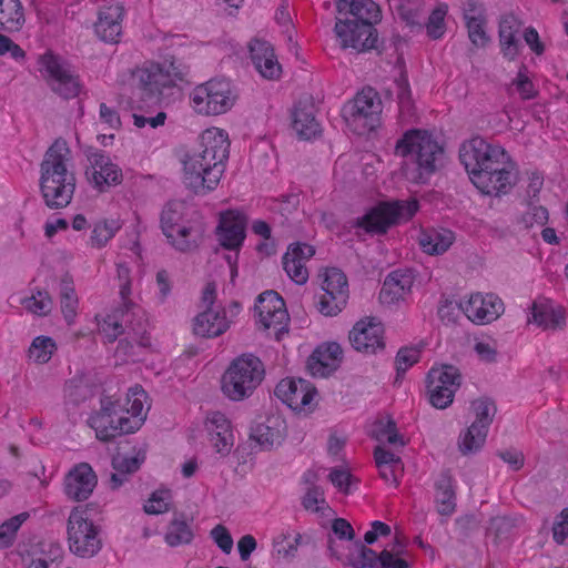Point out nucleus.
Wrapping results in <instances>:
<instances>
[{"mask_svg":"<svg viewBox=\"0 0 568 568\" xmlns=\"http://www.w3.org/2000/svg\"><path fill=\"white\" fill-rule=\"evenodd\" d=\"M230 144L224 130L213 128L201 134L197 149L182 160L186 189L195 195H206L216 189L225 171Z\"/></svg>","mask_w":568,"mask_h":568,"instance_id":"1","label":"nucleus"},{"mask_svg":"<svg viewBox=\"0 0 568 568\" xmlns=\"http://www.w3.org/2000/svg\"><path fill=\"white\" fill-rule=\"evenodd\" d=\"M70 153L67 141L59 138L45 151L40 163V192L50 210L67 207L72 201L77 179L68 169Z\"/></svg>","mask_w":568,"mask_h":568,"instance_id":"2","label":"nucleus"},{"mask_svg":"<svg viewBox=\"0 0 568 568\" xmlns=\"http://www.w3.org/2000/svg\"><path fill=\"white\" fill-rule=\"evenodd\" d=\"M394 154L414 164V180L424 183L438 170L444 148L427 130L409 129L396 141Z\"/></svg>","mask_w":568,"mask_h":568,"instance_id":"3","label":"nucleus"},{"mask_svg":"<svg viewBox=\"0 0 568 568\" xmlns=\"http://www.w3.org/2000/svg\"><path fill=\"white\" fill-rule=\"evenodd\" d=\"M190 67L174 55L166 57L161 63H152L138 71L139 97L145 105L161 103L166 91L178 87L179 82H189Z\"/></svg>","mask_w":568,"mask_h":568,"instance_id":"4","label":"nucleus"},{"mask_svg":"<svg viewBox=\"0 0 568 568\" xmlns=\"http://www.w3.org/2000/svg\"><path fill=\"white\" fill-rule=\"evenodd\" d=\"M265 376L263 362L252 353L234 358L222 376V390L231 400L248 398Z\"/></svg>","mask_w":568,"mask_h":568,"instance_id":"5","label":"nucleus"},{"mask_svg":"<svg viewBox=\"0 0 568 568\" xmlns=\"http://www.w3.org/2000/svg\"><path fill=\"white\" fill-rule=\"evenodd\" d=\"M100 404V410L94 412L88 419L99 440L111 442L118 436L134 433L142 426V419H132L125 415L120 400L105 396L101 398Z\"/></svg>","mask_w":568,"mask_h":568,"instance_id":"6","label":"nucleus"},{"mask_svg":"<svg viewBox=\"0 0 568 568\" xmlns=\"http://www.w3.org/2000/svg\"><path fill=\"white\" fill-rule=\"evenodd\" d=\"M190 99L197 114L219 115L232 109L237 100V93L229 80L211 79L196 85Z\"/></svg>","mask_w":568,"mask_h":568,"instance_id":"7","label":"nucleus"},{"mask_svg":"<svg viewBox=\"0 0 568 568\" xmlns=\"http://www.w3.org/2000/svg\"><path fill=\"white\" fill-rule=\"evenodd\" d=\"M68 540L71 552L82 558L95 556L102 542L99 538L98 527L89 518L88 506L74 507L68 518Z\"/></svg>","mask_w":568,"mask_h":568,"instance_id":"8","label":"nucleus"},{"mask_svg":"<svg viewBox=\"0 0 568 568\" xmlns=\"http://www.w3.org/2000/svg\"><path fill=\"white\" fill-rule=\"evenodd\" d=\"M459 160L471 179L473 172L494 166L499 168V165L508 163L511 158L501 145L489 143L477 135L460 145Z\"/></svg>","mask_w":568,"mask_h":568,"instance_id":"9","label":"nucleus"},{"mask_svg":"<svg viewBox=\"0 0 568 568\" xmlns=\"http://www.w3.org/2000/svg\"><path fill=\"white\" fill-rule=\"evenodd\" d=\"M40 71L51 90L69 100L79 95L82 84L79 75L63 58L48 51L39 58Z\"/></svg>","mask_w":568,"mask_h":568,"instance_id":"10","label":"nucleus"},{"mask_svg":"<svg viewBox=\"0 0 568 568\" xmlns=\"http://www.w3.org/2000/svg\"><path fill=\"white\" fill-rule=\"evenodd\" d=\"M470 407L475 414V420L458 437V449L465 456L476 454L481 449L489 426L497 413L496 404L489 397L473 400Z\"/></svg>","mask_w":568,"mask_h":568,"instance_id":"11","label":"nucleus"},{"mask_svg":"<svg viewBox=\"0 0 568 568\" xmlns=\"http://www.w3.org/2000/svg\"><path fill=\"white\" fill-rule=\"evenodd\" d=\"M404 210L405 206L399 202L381 203L363 216L348 221L347 226L355 230V235L359 240H364L366 235H384L399 222Z\"/></svg>","mask_w":568,"mask_h":568,"instance_id":"12","label":"nucleus"},{"mask_svg":"<svg viewBox=\"0 0 568 568\" xmlns=\"http://www.w3.org/2000/svg\"><path fill=\"white\" fill-rule=\"evenodd\" d=\"M460 384L462 375L456 366L444 364L440 367L430 368L426 376V389L430 405L437 409L450 406Z\"/></svg>","mask_w":568,"mask_h":568,"instance_id":"13","label":"nucleus"},{"mask_svg":"<svg viewBox=\"0 0 568 568\" xmlns=\"http://www.w3.org/2000/svg\"><path fill=\"white\" fill-rule=\"evenodd\" d=\"M84 154L89 162L85 169V176L93 189L104 193L112 186L122 183L123 173L121 168L113 163L104 151L89 146Z\"/></svg>","mask_w":568,"mask_h":568,"instance_id":"14","label":"nucleus"},{"mask_svg":"<svg viewBox=\"0 0 568 568\" xmlns=\"http://www.w3.org/2000/svg\"><path fill=\"white\" fill-rule=\"evenodd\" d=\"M323 294L318 296L317 310L325 316H336L348 301V282L346 275L336 267L326 268L321 275Z\"/></svg>","mask_w":568,"mask_h":568,"instance_id":"15","label":"nucleus"},{"mask_svg":"<svg viewBox=\"0 0 568 568\" xmlns=\"http://www.w3.org/2000/svg\"><path fill=\"white\" fill-rule=\"evenodd\" d=\"M470 181L480 193L500 197L508 194L517 183L516 163L510 160L499 168L478 170L473 172Z\"/></svg>","mask_w":568,"mask_h":568,"instance_id":"16","label":"nucleus"},{"mask_svg":"<svg viewBox=\"0 0 568 568\" xmlns=\"http://www.w3.org/2000/svg\"><path fill=\"white\" fill-rule=\"evenodd\" d=\"M334 31L343 49L353 48L357 52H364L377 48V30L371 23L337 19Z\"/></svg>","mask_w":568,"mask_h":568,"instance_id":"17","label":"nucleus"},{"mask_svg":"<svg viewBox=\"0 0 568 568\" xmlns=\"http://www.w3.org/2000/svg\"><path fill=\"white\" fill-rule=\"evenodd\" d=\"M274 395L292 410L303 412L313 409L317 390L303 378H284L276 385Z\"/></svg>","mask_w":568,"mask_h":568,"instance_id":"18","label":"nucleus"},{"mask_svg":"<svg viewBox=\"0 0 568 568\" xmlns=\"http://www.w3.org/2000/svg\"><path fill=\"white\" fill-rule=\"evenodd\" d=\"M353 550L346 556L344 566L353 568H409V564L402 558H395L393 552L384 549L377 554L359 540L353 542Z\"/></svg>","mask_w":568,"mask_h":568,"instance_id":"19","label":"nucleus"},{"mask_svg":"<svg viewBox=\"0 0 568 568\" xmlns=\"http://www.w3.org/2000/svg\"><path fill=\"white\" fill-rule=\"evenodd\" d=\"M384 327L375 317L358 321L349 332L348 339L357 352L374 354L385 347Z\"/></svg>","mask_w":568,"mask_h":568,"instance_id":"20","label":"nucleus"},{"mask_svg":"<svg viewBox=\"0 0 568 568\" xmlns=\"http://www.w3.org/2000/svg\"><path fill=\"white\" fill-rule=\"evenodd\" d=\"M287 435L285 418L281 414H270L251 427L250 438L263 450L280 446Z\"/></svg>","mask_w":568,"mask_h":568,"instance_id":"21","label":"nucleus"},{"mask_svg":"<svg viewBox=\"0 0 568 568\" xmlns=\"http://www.w3.org/2000/svg\"><path fill=\"white\" fill-rule=\"evenodd\" d=\"M245 230L246 217L244 214L232 210L221 213L216 235L224 248L239 251L246 236Z\"/></svg>","mask_w":568,"mask_h":568,"instance_id":"22","label":"nucleus"},{"mask_svg":"<svg viewBox=\"0 0 568 568\" xmlns=\"http://www.w3.org/2000/svg\"><path fill=\"white\" fill-rule=\"evenodd\" d=\"M343 112L345 116H351L354 120H366L369 128L365 129L373 130L382 112V101L377 91L368 87L358 92L354 100L344 106Z\"/></svg>","mask_w":568,"mask_h":568,"instance_id":"23","label":"nucleus"},{"mask_svg":"<svg viewBox=\"0 0 568 568\" xmlns=\"http://www.w3.org/2000/svg\"><path fill=\"white\" fill-rule=\"evenodd\" d=\"M98 484V477L88 463H80L69 470L64 478V494L68 498L87 500Z\"/></svg>","mask_w":568,"mask_h":568,"instance_id":"24","label":"nucleus"},{"mask_svg":"<svg viewBox=\"0 0 568 568\" xmlns=\"http://www.w3.org/2000/svg\"><path fill=\"white\" fill-rule=\"evenodd\" d=\"M124 7L120 2H110L101 6L98 20L94 23L97 37L106 43H118L122 33V19Z\"/></svg>","mask_w":568,"mask_h":568,"instance_id":"25","label":"nucleus"},{"mask_svg":"<svg viewBox=\"0 0 568 568\" xmlns=\"http://www.w3.org/2000/svg\"><path fill=\"white\" fill-rule=\"evenodd\" d=\"M343 359V349L336 342L317 346L307 358V369L312 376L327 377L334 373Z\"/></svg>","mask_w":568,"mask_h":568,"instance_id":"26","label":"nucleus"},{"mask_svg":"<svg viewBox=\"0 0 568 568\" xmlns=\"http://www.w3.org/2000/svg\"><path fill=\"white\" fill-rule=\"evenodd\" d=\"M505 311L503 301L495 294H475L464 306L466 316L477 324L490 323Z\"/></svg>","mask_w":568,"mask_h":568,"instance_id":"27","label":"nucleus"},{"mask_svg":"<svg viewBox=\"0 0 568 568\" xmlns=\"http://www.w3.org/2000/svg\"><path fill=\"white\" fill-rule=\"evenodd\" d=\"M415 276L409 270H395L384 280L379 291V302L384 305H394L410 294Z\"/></svg>","mask_w":568,"mask_h":568,"instance_id":"28","label":"nucleus"},{"mask_svg":"<svg viewBox=\"0 0 568 568\" xmlns=\"http://www.w3.org/2000/svg\"><path fill=\"white\" fill-rule=\"evenodd\" d=\"M205 427L215 453L227 456L234 445L231 422L221 412H213L206 417Z\"/></svg>","mask_w":568,"mask_h":568,"instance_id":"29","label":"nucleus"},{"mask_svg":"<svg viewBox=\"0 0 568 568\" xmlns=\"http://www.w3.org/2000/svg\"><path fill=\"white\" fill-rule=\"evenodd\" d=\"M248 49L251 60L263 78L275 80L280 77L282 68L271 43L262 40H252Z\"/></svg>","mask_w":568,"mask_h":568,"instance_id":"30","label":"nucleus"},{"mask_svg":"<svg viewBox=\"0 0 568 568\" xmlns=\"http://www.w3.org/2000/svg\"><path fill=\"white\" fill-rule=\"evenodd\" d=\"M528 323H534L542 329H561L566 325V318L561 310L555 308L551 301L538 298L532 302Z\"/></svg>","mask_w":568,"mask_h":568,"instance_id":"31","label":"nucleus"},{"mask_svg":"<svg viewBox=\"0 0 568 568\" xmlns=\"http://www.w3.org/2000/svg\"><path fill=\"white\" fill-rule=\"evenodd\" d=\"M521 28V21L513 13L505 14L499 20L498 38L503 57L514 61L519 54L520 40L517 37Z\"/></svg>","mask_w":568,"mask_h":568,"instance_id":"32","label":"nucleus"},{"mask_svg":"<svg viewBox=\"0 0 568 568\" xmlns=\"http://www.w3.org/2000/svg\"><path fill=\"white\" fill-rule=\"evenodd\" d=\"M230 321L225 316V310H204L194 318V334L205 338H214L224 334L230 328Z\"/></svg>","mask_w":568,"mask_h":568,"instance_id":"33","label":"nucleus"},{"mask_svg":"<svg viewBox=\"0 0 568 568\" xmlns=\"http://www.w3.org/2000/svg\"><path fill=\"white\" fill-rule=\"evenodd\" d=\"M455 239V233L449 229L427 227L419 232L418 244L424 253L435 256L447 252Z\"/></svg>","mask_w":568,"mask_h":568,"instance_id":"34","label":"nucleus"},{"mask_svg":"<svg viewBox=\"0 0 568 568\" xmlns=\"http://www.w3.org/2000/svg\"><path fill=\"white\" fill-rule=\"evenodd\" d=\"M205 232L204 224L201 221L192 223H181L174 227L172 237H166L169 243L179 252L186 253L199 247Z\"/></svg>","mask_w":568,"mask_h":568,"instance_id":"35","label":"nucleus"},{"mask_svg":"<svg viewBox=\"0 0 568 568\" xmlns=\"http://www.w3.org/2000/svg\"><path fill=\"white\" fill-rule=\"evenodd\" d=\"M435 504L439 515L449 517L456 510V490L449 469H444L434 484Z\"/></svg>","mask_w":568,"mask_h":568,"instance_id":"36","label":"nucleus"},{"mask_svg":"<svg viewBox=\"0 0 568 568\" xmlns=\"http://www.w3.org/2000/svg\"><path fill=\"white\" fill-rule=\"evenodd\" d=\"M292 128L302 140H311L321 133L313 104L302 101L295 104L292 113Z\"/></svg>","mask_w":568,"mask_h":568,"instance_id":"37","label":"nucleus"},{"mask_svg":"<svg viewBox=\"0 0 568 568\" xmlns=\"http://www.w3.org/2000/svg\"><path fill=\"white\" fill-rule=\"evenodd\" d=\"M95 393V385L84 375H77L69 379L64 386V405L69 410L79 407L91 399Z\"/></svg>","mask_w":568,"mask_h":568,"instance_id":"38","label":"nucleus"},{"mask_svg":"<svg viewBox=\"0 0 568 568\" xmlns=\"http://www.w3.org/2000/svg\"><path fill=\"white\" fill-rule=\"evenodd\" d=\"M145 460V453L139 452L135 456H124L116 454L112 458V467L114 473L110 477V486L112 489L120 488L126 480L128 476L138 471Z\"/></svg>","mask_w":568,"mask_h":568,"instance_id":"39","label":"nucleus"},{"mask_svg":"<svg viewBox=\"0 0 568 568\" xmlns=\"http://www.w3.org/2000/svg\"><path fill=\"white\" fill-rule=\"evenodd\" d=\"M332 534L327 535V552L332 558L342 561L343 564L346 561L343 555L337 549L336 539L347 540V541H356L355 539V530L348 520L344 518H335L332 521Z\"/></svg>","mask_w":568,"mask_h":568,"instance_id":"40","label":"nucleus"},{"mask_svg":"<svg viewBox=\"0 0 568 568\" xmlns=\"http://www.w3.org/2000/svg\"><path fill=\"white\" fill-rule=\"evenodd\" d=\"M24 23V12L20 0H0V29L19 31Z\"/></svg>","mask_w":568,"mask_h":568,"instance_id":"41","label":"nucleus"},{"mask_svg":"<svg viewBox=\"0 0 568 568\" xmlns=\"http://www.w3.org/2000/svg\"><path fill=\"white\" fill-rule=\"evenodd\" d=\"M60 303L63 317L71 325L77 316L78 297L73 281L68 274L60 282Z\"/></svg>","mask_w":568,"mask_h":568,"instance_id":"42","label":"nucleus"},{"mask_svg":"<svg viewBox=\"0 0 568 568\" xmlns=\"http://www.w3.org/2000/svg\"><path fill=\"white\" fill-rule=\"evenodd\" d=\"M194 538V534L190 525L184 518L183 514L172 519L168 526L165 532V541L171 547H178L180 545H187Z\"/></svg>","mask_w":568,"mask_h":568,"instance_id":"43","label":"nucleus"},{"mask_svg":"<svg viewBox=\"0 0 568 568\" xmlns=\"http://www.w3.org/2000/svg\"><path fill=\"white\" fill-rule=\"evenodd\" d=\"M425 343L420 342L413 346H403L398 349L395 357L396 377L394 383L399 384L409 367L416 364L420 358V353Z\"/></svg>","mask_w":568,"mask_h":568,"instance_id":"44","label":"nucleus"},{"mask_svg":"<svg viewBox=\"0 0 568 568\" xmlns=\"http://www.w3.org/2000/svg\"><path fill=\"white\" fill-rule=\"evenodd\" d=\"M185 205L179 201H170L166 203L161 213V229L166 237H172L174 227L180 225L183 220Z\"/></svg>","mask_w":568,"mask_h":568,"instance_id":"45","label":"nucleus"},{"mask_svg":"<svg viewBox=\"0 0 568 568\" xmlns=\"http://www.w3.org/2000/svg\"><path fill=\"white\" fill-rule=\"evenodd\" d=\"M352 21L366 22L374 26L381 21L379 7L373 0H352Z\"/></svg>","mask_w":568,"mask_h":568,"instance_id":"46","label":"nucleus"},{"mask_svg":"<svg viewBox=\"0 0 568 568\" xmlns=\"http://www.w3.org/2000/svg\"><path fill=\"white\" fill-rule=\"evenodd\" d=\"M120 229V221L114 219L95 223L90 236L91 245L97 248L105 246Z\"/></svg>","mask_w":568,"mask_h":568,"instance_id":"47","label":"nucleus"},{"mask_svg":"<svg viewBox=\"0 0 568 568\" xmlns=\"http://www.w3.org/2000/svg\"><path fill=\"white\" fill-rule=\"evenodd\" d=\"M29 518V513H20L0 525V549L9 548L13 545L17 532L22 524Z\"/></svg>","mask_w":568,"mask_h":568,"instance_id":"48","label":"nucleus"},{"mask_svg":"<svg viewBox=\"0 0 568 568\" xmlns=\"http://www.w3.org/2000/svg\"><path fill=\"white\" fill-rule=\"evenodd\" d=\"M57 345L49 336H37L29 347V357L36 363L44 364L51 359Z\"/></svg>","mask_w":568,"mask_h":568,"instance_id":"49","label":"nucleus"},{"mask_svg":"<svg viewBox=\"0 0 568 568\" xmlns=\"http://www.w3.org/2000/svg\"><path fill=\"white\" fill-rule=\"evenodd\" d=\"M24 307L38 316H47L53 307V301L47 291L38 290L22 300Z\"/></svg>","mask_w":568,"mask_h":568,"instance_id":"50","label":"nucleus"},{"mask_svg":"<svg viewBox=\"0 0 568 568\" xmlns=\"http://www.w3.org/2000/svg\"><path fill=\"white\" fill-rule=\"evenodd\" d=\"M146 393L140 385H135L129 389L126 395V405L130 407H124V413L126 416L133 417V419H142V423L145 419V415H143V402L146 398Z\"/></svg>","mask_w":568,"mask_h":568,"instance_id":"51","label":"nucleus"},{"mask_svg":"<svg viewBox=\"0 0 568 568\" xmlns=\"http://www.w3.org/2000/svg\"><path fill=\"white\" fill-rule=\"evenodd\" d=\"M284 306L285 302L278 293L275 291H265L257 296L255 311L257 312L258 318H261L272 314L273 310Z\"/></svg>","mask_w":568,"mask_h":568,"instance_id":"52","label":"nucleus"},{"mask_svg":"<svg viewBox=\"0 0 568 568\" xmlns=\"http://www.w3.org/2000/svg\"><path fill=\"white\" fill-rule=\"evenodd\" d=\"M447 9L446 4H439L429 14L425 27L430 39L437 40L444 36L446 30L445 16L447 13Z\"/></svg>","mask_w":568,"mask_h":568,"instance_id":"53","label":"nucleus"},{"mask_svg":"<svg viewBox=\"0 0 568 568\" xmlns=\"http://www.w3.org/2000/svg\"><path fill=\"white\" fill-rule=\"evenodd\" d=\"M282 263L284 271L295 284L303 285L307 282L308 271L304 262L285 253L283 255Z\"/></svg>","mask_w":568,"mask_h":568,"instance_id":"54","label":"nucleus"},{"mask_svg":"<svg viewBox=\"0 0 568 568\" xmlns=\"http://www.w3.org/2000/svg\"><path fill=\"white\" fill-rule=\"evenodd\" d=\"M302 506L304 509L313 513L324 514V510H332L324 498V490L322 487H307L304 496L302 497Z\"/></svg>","mask_w":568,"mask_h":568,"instance_id":"55","label":"nucleus"},{"mask_svg":"<svg viewBox=\"0 0 568 568\" xmlns=\"http://www.w3.org/2000/svg\"><path fill=\"white\" fill-rule=\"evenodd\" d=\"M287 321L288 313L285 306L277 310H273L272 314L258 318V322L262 324L264 329H268L272 326L276 328V339L281 338V334L287 333Z\"/></svg>","mask_w":568,"mask_h":568,"instance_id":"56","label":"nucleus"},{"mask_svg":"<svg viewBox=\"0 0 568 568\" xmlns=\"http://www.w3.org/2000/svg\"><path fill=\"white\" fill-rule=\"evenodd\" d=\"M516 527V520L507 516H497L490 519L488 526V532L495 536L498 541L507 539L514 528Z\"/></svg>","mask_w":568,"mask_h":568,"instance_id":"57","label":"nucleus"},{"mask_svg":"<svg viewBox=\"0 0 568 568\" xmlns=\"http://www.w3.org/2000/svg\"><path fill=\"white\" fill-rule=\"evenodd\" d=\"M171 498V491L168 489L155 490L144 505L143 509L149 515H160L169 510L168 500Z\"/></svg>","mask_w":568,"mask_h":568,"instance_id":"58","label":"nucleus"},{"mask_svg":"<svg viewBox=\"0 0 568 568\" xmlns=\"http://www.w3.org/2000/svg\"><path fill=\"white\" fill-rule=\"evenodd\" d=\"M548 210L541 205H530L520 217V223L525 229H530L534 225L544 226L548 222Z\"/></svg>","mask_w":568,"mask_h":568,"instance_id":"59","label":"nucleus"},{"mask_svg":"<svg viewBox=\"0 0 568 568\" xmlns=\"http://www.w3.org/2000/svg\"><path fill=\"white\" fill-rule=\"evenodd\" d=\"M487 19L466 23L468 38L476 48H485L490 42V37L486 32Z\"/></svg>","mask_w":568,"mask_h":568,"instance_id":"60","label":"nucleus"},{"mask_svg":"<svg viewBox=\"0 0 568 568\" xmlns=\"http://www.w3.org/2000/svg\"><path fill=\"white\" fill-rule=\"evenodd\" d=\"M399 14L407 24L422 28V9L419 0H407L406 3L399 8Z\"/></svg>","mask_w":568,"mask_h":568,"instance_id":"61","label":"nucleus"},{"mask_svg":"<svg viewBox=\"0 0 568 568\" xmlns=\"http://www.w3.org/2000/svg\"><path fill=\"white\" fill-rule=\"evenodd\" d=\"M287 537L285 535H281L274 540V552L284 559H293L296 555L297 547L301 544L302 535L296 534L293 542H286Z\"/></svg>","mask_w":568,"mask_h":568,"instance_id":"62","label":"nucleus"},{"mask_svg":"<svg viewBox=\"0 0 568 568\" xmlns=\"http://www.w3.org/2000/svg\"><path fill=\"white\" fill-rule=\"evenodd\" d=\"M463 18L465 24L468 22L484 21L487 19L484 4L477 0H466L463 3Z\"/></svg>","mask_w":568,"mask_h":568,"instance_id":"63","label":"nucleus"},{"mask_svg":"<svg viewBox=\"0 0 568 568\" xmlns=\"http://www.w3.org/2000/svg\"><path fill=\"white\" fill-rule=\"evenodd\" d=\"M527 68L526 65H521L517 78L513 81V84L516 87L520 97L524 100H529L536 97L537 92L534 90V84L531 80L526 75Z\"/></svg>","mask_w":568,"mask_h":568,"instance_id":"64","label":"nucleus"}]
</instances>
